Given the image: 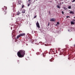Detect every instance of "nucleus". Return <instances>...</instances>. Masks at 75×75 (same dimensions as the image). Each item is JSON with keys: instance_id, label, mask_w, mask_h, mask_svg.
Listing matches in <instances>:
<instances>
[{"instance_id": "nucleus-13", "label": "nucleus", "mask_w": 75, "mask_h": 75, "mask_svg": "<svg viewBox=\"0 0 75 75\" xmlns=\"http://www.w3.org/2000/svg\"><path fill=\"white\" fill-rule=\"evenodd\" d=\"M18 4H21V1H18Z\"/></svg>"}, {"instance_id": "nucleus-28", "label": "nucleus", "mask_w": 75, "mask_h": 75, "mask_svg": "<svg viewBox=\"0 0 75 75\" xmlns=\"http://www.w3.org/2000/svg\"><path fill=\"white\" fill-rule=\"evenodd\" d=\"M13 12H16L15 10H13Z\"/></svg>"}, {"instance_id": "nucleus-7", "label": "nucleus", "mask_w": 75, "mask_h": 75, "mask_svg": "<svg viewBox=\"0 0 75 75\" xmlns=\"http://www.w3.org/2000/svg\"><path fill=\"white\" fill-rule=\"evenodd\" d=\"M50 52H54V50L52 49H50Z\"/></svg>"}, {"instance_id": "nucleus-21", "label": "nucleus", "mask_w": 75, "mask_h": 75, "mask_svg": "<svg viewBox=\"0 0 75 75\" xmlns=\"http://www.w3.org/2000/svg\"><path fill=\"white\" fill-rule=\"evenodd\" d=\"M60 48H58V51H60Z\"/></svg>"}, {"instance_id": "nucleus-26", "label": "nucleus", "mask_w": 75, "mask_h": 75, "mask_svg": "<svg viewBox=\"0 0 75 75\" xmlns=\"http://www.w3.org/2000/svg\"><path fill=\"white\" fill-rule=\"evenodd\" d=\"M57 24H59V22H57Z\"/></svg>"}, {"instance_id": "nucleus-6", "label": "nucleus", "mask_w": 75, "mask_h": 75, "mask_svg": "<svg viewBox=\"0 0 75 75\" xmlns=\"http://www.w3.org/2000/svg\"><path fill=\"white\" fill-rule=\"evenodd\" d=\"M21 14V13L19 11H18V12L16 13L17 15H19Z\"/></svg>"}, {"instance_id": "nucleus-12", "label": "nucleus", "mask_w": 75, "mask_h": 75, "mask_svg": "<svg viewBox=\"0 0 75 75\" xmlns=\"http://www.w3.org/2000/svg\"><path fill=\"white\" fill-rule=\"evenodd\" d=\"M11 16L13 17H14L15 16V13H12L11 15Z\"/></svg>"}, {"instance_id": "nucleus-5", "label": "nucleus", "mask_w": 75, "mask_h": 75, "mask_svg": "<svg viewBox=\"0 0 75 75\" xmlns=\"http://www.w3.org/2000/svg\"><path fill=\"white\" fill-rule=\"evenodd\" d=\"M22 13H25V10L24 9H23L22 11Z\"/></svg>"}, {"instance_id": "nucleus-15", "label": "nucleus", "mask_w": 75, "mask_h": 75, "mask_svg": "<svg viewBox=\"0 0 75 75\" xmlns=\"http://www.w3.org/2000/svg\"><path fill=\"white\" fill-rule=\"evenodd\" d=\"M57 8H61L60 6L58 5H57Z\"/></svg>"}, {"instance_id": "nucleus-19", "label": "nucleus", "mask_w": 75, "mask_h": 75, "mask_svg": "<svg viewBox=\"0 0 75 75\" xmlns=\"http://www.w3.org/2000/svg\"><path fill=\"white\" fill-rule=\"evenodd\" d=\"M30 4H31V3H30L29 4H28V7H29V6H30Z\"/></svg>"}, {"instance_id": "nucleus-4", "label": "nucleus", "mask_w": 75, "mask_h": 75, "mask_svg": "<svg viewBox=\"0 0 75 75\" xmlns=\"http://www.w3.org/2000/svg\"><path fill=\"white\" fill-rule=\"evenodd\" d=\"M20 35L21 37L24 36L25 35V33H21V34H20Z\"/></svg>"}, {"instance_id": "nucleus-22", "label": "nucleus", "mask_w": 75, "mask_h": 75, "mask_svg": "<svg viewBox=\"0 0 75 75\" xmlns=\"http://www.w3.org/2000/svg\"><path fill=\"white\" fill-rule=\"evenodd\" d=\"M4 8H5V10H7V7H5Z\"/></svg>"}, {"instance_id": "nucleus-8", "label": "nucleus", "mask_w": 75, "mask_h": 75, "mask_svg": "<svg viewBox=\"0 0 75 75\" xmlns=\"http://www.w3.org/2000/svg\"><path fill=\"white\" fill-rule=\"evenodd\" d=\"M54 60V59L53 58H51V59H50V62H53V61Z\"/></svg>"}, {"instance_id": "nucleus-11", "label": "nucleus", "mask_w": 75, "mask_h": 75, "mask_svg": "<svg viewBox=\"0 0 75 75\" xmlns=\"http://www.w3.org/2000/svg\"><path fill=\"white\" fill-rule=\"evenodd\" d=\"M69 13L71 14H74V13L73 11H71Z\"/></svg>"}, {"instance_id": "nucleus-36", "label": "nucleus", "mask_w": 75, "mask_h": 75, "mask_svg": "<svg viewBox=\"0 0 75 75\" xmlns=\"http://www.w3.org/2000/svg\"><path fill=\"white\" fill-rule=\"evenodd\" d=\"M36 0V1H37V0Z\"/></svg>"}, {"instance_id": "nucleus-23", "label": "nucleus", "mask_w": 75, "mask_h": 75, "mask_svg": "<svg viewBox=\"0 0 75 75\" xmlns=\"http://www.w3.org/2000/svg\"><path fill=\"white\" fill-rule=\"evenodd\" d=\"M62 13L63 15H64V12L62 11Z\"/></svg>"}, {"instance_id": "nucleus-31", "label": "nucleus", "mask_w": 75, "mask_h": 75, "mask_svg": "<svg viewBox=\"0 0 75 75\" xmlns=\"http://www.w3.org/2000/svg\"><path fill=\"white\" fill-rule=\"evenodd\" d=\"M68 59H69V58H68Z\"/></svg>"}, {"instance_id": "nucleus-24", "label": "nucleus", "mask_w": 75, "mask_h": 75, "mask_svg": "<svg viewBox=\"0 0 75 75\" xmlns=\"http://www.w3.org/2000/svg\"><path fill=\"white\" fill-rule=\"evenodd\" d=\"M75 0H73L72 1V2H75Z\"/></svg>"}, {"instance_id": "nucleus-33", "label": "nucleus", "mask_w": 75, "mask_h": 75, "mask_svg": "<svg viewBox=\"0 0 75 75\" xmlns=\"http://www.w3.org/2000/svg\"><path fill=\"white\" fill-rule=\"evenodd\" d=\"M50 2H52V1H50Z\"/></svg>"}, {"instance_id": "nucleus-18", "label": "nucleus", "mask_w": 75, "mask_h": 75, "mask_svg": "<svg viewBox=\"0 0 75 75\" xmlns=\"http://www.w3.org/2000/svg\"><path fill=\"white\" fill-rule=\"evenodd\" d=\"M37 16H35L33 18H34V19H35V18H36L37 17Z\"/></svg>"}, {"instance_id": "nucleus-29", "label": "nucleus", "mask_w": 75, "mask_h": 75, "mask_svg": "<svg viewBox=\"0 0 75 75\" xmlns=\"http://www.w3.org/2000/svg\"><path fill=\"white\" fill-rule=\"evenodd\" d=\"M69 30H68V32H69L70 31Z\"/></svg>"}, {"instance_id": "nucleus-9", "label": "nucleus", "mask_w": 75, "mask_h": 75, "mask_svg": "<svg viewBox=\"0 0 75 75\" xmlns=\"http://www.w3.org/2000/svg\"><path fill=\"white\" fill-rule=\"evenodd\" d=\"M20 37H21V36H20V34H19V35H18V36H17V37H16V39H18V38Z\"/></svg>"}, {"instance_id": "nucleus-32", "label": "nucleus", "mask_w": 75, "mask_h": 75, "mask_svg": "<svg viewBox=\"0 0 75 75\" xmlns=\"http://www.w3.org/2000/svg\"><path fill=\"white\" fill-rule=\"evenodd\" d=\"M64 3L63 2V3H62V4H63Z\"/></svg>"}, {"instance_id": "nucleus-35", "label": "nucleus", "mask_w": 75, "mask_h": 75, "mask_svg": "<svg viewBox=\"0 0 75 75\" xmlns=\"http://www.w3.org/2000/svg\"><path fill=\"white\" fill-rule=\"evenodd\" d=\"M49 13H50V12H49Z\"/></svg>"}, {"instance_id": "nucleus-14", "label": "nucleus", "mask_w": 75, "mask_h": 75, "mask_svg": "<svg viewBox=\"0 0 75 75\" xmlns=\"http://www.w3.org/2000/svg\"><path fill=\"white\" fill-rule=\"evenodd\" d=\"M75 24V23H74L72 21L71 22V25H74Z\"/></svg>"}, {"instance_id": "nucleus-16", "label": "nucleus", "mask_w": 75, "mask_h": 75, "mask_svg": "<svg viewBox=\"0 0 75 75\" xmlns=\"http://www.w3.org/2000/svg\"><path fill=\"white\" fill-rule=\"evenodd\" d=\"M31 0H28V2H29V3H31Z\"/></svg>"}, {"instance_id": "nucleus-25", "label": "nucleus", "mask_w": 75, "mask_h": 75, "mask_svg": "<svg viewBox=\"0 0 75 75\" xmlns=\"http://www.w3.org/2000/svg\"><path fill=\"white\" fill-rule=\"evenodd\" d=\"M22 8H24V5H23L22 6Z\"/></svg>"}, {"instance_id": "nucleus-27", "label": "nucleus", "mask_w": 75, "mask_h": 75, "mask_svg": "<svg viewBox=\"0 0 75 75\" xmlns=\"http://www.w3.org/2000/svg\"><path fill=\"white\" fill-rule=\"evenodd\" d=\"M50 25V23H48V26H49Z\"/></svg>"}, {"instance_id": "nucleus-20", "label": "nucleus", "mask_w": 75, "mask_h": 75, "mask_svg": "<svg viewBox=\"0 0 75 75\" xmlns=\"http://www.w3.org/2000/svg\"><path fill=\"white\" fill-rule=\"evenodd\" d=\"M70 18V17L69 16H66V18Z\"/></svg>"}, {"instance_id": "nucleus-34", "label": "nucleus", "mask_w": 75, "mask_h": 75, "mask_svg": "<svg viewBox=\"0 0 75 75\" xmlns=\"http://www.w3.org/2000/svg\"><path fill=\"white\" fill-rule=\"evenodd\" d=\"M74 46L75 47V45H74Z\"/></svg>"}, {"instance_id": "nucleus-1", "label": "nucleus", "mask_w": 75, "mask_h": 75, "mask_svg": "<svg viewBox=\"0 0 75 75\" xmlns=\"http://www.w3.org/2000/svg\"><path fill=\"white\" fill-rule=\"evenodd\" d=\"M25 54V51L23 50H20L17 53V55L19 58L23 57Z\"/></svg>"}, {"instance_id": "nucleus-30", "label": "nucleus", "mask_w": 75, "mask_h": 75, "mask_svg": "<svg viewBox=\"0 0 75 75\" xmlns=\"http://www.w3.org/2000/svg\"><path fill=\"white\" fill-rule=\"evenodd\" d=\"M74 18H75V16H74Z\"/></svg>"}, {"instance_id": "nucleus-10", "label": "nucleus", "mask_w": 75, "mask_h": 75, "mask_svg": "<svg viewBox=\"0 0 75 75\" xmlns=\"http://www.w3.org/2000/svg\"><path fill=\"white\" fill-rule=\"evenodd\" d=\"M3 13L4 15H6L7 13V12L6 11H4L3 12Z\"/></svg>"}, {"instance_id": "nucleus-3", "label": "nucleus", "mask_w": 75, "mask_h": 75, "mask_svg": "<svg viewBox=\"0 0 75 75\" xmlns=\"http://www.w3.org/2000/svg\"><path fill=\"white\" fill-rule=\"evenodd\" d=\"M50 21L51 22H55L56 21V20L54 18H51L50 20Z\"/></svg>"}, {"instance_id": "nucleus-2", "label": "nucleus", "mask_w": 75, "mask_h": 75, "mask_svg": "<svg viewBox=\"0 0 75 75\" xmlns=\"http://www.w3.org/2000/svg\"><path fill=\"white\" fill-rule=\"evenodd\" d=\"M36 26L38 28H40V24L38 22H37L36 23Z\"/></svg>"}, {"instance_id": "nucleus-17", "label": "nucleus", "mask_w": 75, "mask_h": 75, "mask_svg": "<svg viewBox=\"0 0 75 75\" xmlns=\"http://www.w3.org/2000/svg\"><path fill=\"white\" fill-rule=\"evenodd\" d=\"M68 8H69V9H71V6H69Z\"/></svg>"}, {"instance_id": "nucleus-37", "label": "nucleus", "mask_w": 75, "mask_h": 75, "mask_svg": "<svg viewBox=\"0 0 75 75\" xmlns=\"http://www.w3.org/2000/svg\"><path fill=\"white\" fill-rule=\"evenodd\" d=\"M74 21H75V20H74Z\"/></svg>"}]
</instances>
